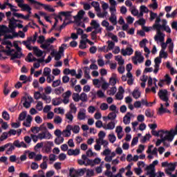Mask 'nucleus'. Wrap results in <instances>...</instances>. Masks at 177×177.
<instances>
[{"label": "nucleus", "mask_w": 177, "mask_h": 177, "mask_svg": "<svg viewBox=\"0 0 177 177\" xmlns=\"http://www.w3.org/2000/svg\"><path fill=\"white\" fill-rule=\"evenodd\" d=\"M132 95L134 99H139V97H140V92L138 90H134Z\"/></svg>", "instance_id": "58836bf2"}, {"label": "nucleus", "mask_w": 177, "mask_h": 177, "mask_svg": "<svg viewBox=\"0 0 177 177\" xmlns=\"http://www.w3.org/2000/svg\"><path fill=\"white\" fill-rule=\"evenodd\" d=\"M65 115L67 120H69L71 122H73V120H74V116L73 115L71 112H68Z\"/></svg>", "instance_id": "8fccbe9b"}, {"label": "nucleus", "mask_w": 177, "mask_h": 177, "mask_svg": "<svg viewBox=\"0 0 177 177\" xmlns=\"http://www.w3.org/2000/svg\"><path fill=\"white\" fill-rule=\"evenodd\" d=\"M24 100V107H25L26 109H30V107H31V102H28L27 97H23L21 102H23Z\"/></svg>", "instance_id": "a878e982"}, {"label": "nucleus", "mask_w": 177, "mask_h": 177, "mask_svg": "<svg viewBox=\"0 0 177 177\" xmlns=\"http://www.w3.org/2000/svg\"><path fill=\"white\" fill-rule=\"evenodd\" d=\"M64 142V138L62 136L57 137L55 140V145H62Z\"/></svg>", "instance_id": "72a5a7b5"}, {"label": "nucleus", "mask_w": 177, "mask_h": 177, "mask_svg": "<svg viewBox=\"0 0 177 177\" xmlns=\"http://www.w3.org/2000/svg\"><path fill=\"white\" fill-rule=\"evenodd\" d=\"M42 128H44V124H42L40 127H31L30 130H31V132H32L33 133H38V132H39V131H41Z\"/></svg>", "instance_id": "c756f323"}, {"label": "nucleus", "mask_w": 177, "mask_h": 177, "mask_svg": "<svg viewBox=\"0 0 177 177\" xmlns=\"http://www.w3.org/2000/svg\"><path fill=\"white\" fill-rule=\"evenodd\" d=\"M54 113H57V114H64V109L59 107V108H55L54 109Z\"/></svg>", "instance_id": "4d7b16f0"}, {"label": "nucleus", "mask_w": 177, "mask_h": 177, "mask_svg": "<svg viewBox=\"0 0 177 177\" xmlns=\"http://www.w3.org/2000/svg\"><path fill=\"white\" fill-rule=\"evenodd\" d=\"M44 92H45V95H50V93H52V87L50 86H46L44 88Z\"/></svg>", "instance_id": "bf43d9fd"}, {"label": "nucleus", "mask_w": 177, "mask_h": 177, "mask_svg": "<svg viewBox=\"0 0 177 177\" xmlns=\"http://www.w3.org/2000/svg\"><path fill=\"white\" fill-rule=\"evenodd\" d=\"M2 118L3 120H6V121H9L10 120V115H9V113H8V111H4L2 113Z\"/></svg>", "instance_id": "c9c22d12"}, {"label": "nucleus", "mask_w": 177, "mask_h": 177, "mask_svg": "<svg viewBox=\"0 0 177 177\" xmlns=\"http://www.w3.org/2000/svg\"><path fill=\"white\" fill-rule=\"evenodd\" d=\"M80 49H86V41L85 40H81L79 45Z\"/></svg>", "instance_id": "603ef678"}, {"label": "nucleus", "mask_w": 177, "mask_h": 177, "mask_svg": "<svg viewBox=\"0 0 177 177\" xmlns=\"http://www.w3.org/2000/svg\"><path fill=\"white\" fill-rule=\"evenodd\" d=\"M85 118H86L85 111H84L83 110L80 111L77 114V120L82 121V120H85Z\"/></svg>", "instance_id": "5701e85b"}, {"label": "nucleus", "mask_w": 177, "mask_h": 177, "mask_svg": "<svg viewBox=\"0 0 177 177\" xmlns=\"http://www.w3.org/2000/svg\"><path fill=\"white\" fill-rule=\"evenodd\" d=\"M109 138V140L111 143H114V142H115V140H117V137H115V135L114 134H109L108 136Z\"/></svg>", "instance_id": "ea45409f"}, {"label": "nucleus", "mask_w": 177, "mask_h": 177, "mask_svg": "<svg viewBox=\"0 0 177 177\" xmlns=\"http://www.w3.org/2000/svg\"><path fill=\"white\" fill-rule=\"evenodd\" d=\"M17 51L12 54L11 50H4L3 52H6L8 56H11L10 60H15V59H21V56H23V53H21V48L19 46H17Z\"/></svg>", "instance_id": "7ed1b4c3"}, {"label": "nucleus", "mask_w": 177, "mask_h": 177, "mask_svg": "<svg viewBox=\"0 0 177 177\" xmlns=\"http://www.w3.org/2000/svg\"><path fill=\"white\" fill-rule=\"evenodd\" d=\"M123 122L125 125L131 123V113L128 112L127 114L123 118Z\"/></svg>", "instance_id": "aec40b11"}, {"label": "nucleus", "mask_w": 177, "mask_h": 177, "mask_svg": "<svg viewBox=\"0 0 177 177\" xmlns=\"http://www.w3.org/2000/svg\"><path fill=\"white\" fill-rule=\"evenodd\" d=\"M27 57H28V62L29 63H32V62H38V59H37L34 57H32V53H28ZM31 57H32V59Z\"/></svg>", "instance_id": "2f4dec72"}, {"label": "nucleus", "mask_w": 177, "mask_h": 177, "mask_svg": "<svg viewBox=\"0 0 177 177\" xmlns=\"http://www.w3.org/2000/svg\"><path fill=\"white\" fill-rule=\"evenodd\" d=\"M155 30H156L157 35H155L154 39L156 42H162L165 38V35L162 32H161V30L158 28H153Z\"/></svg>", "instance_id": "1a4fd4ad"}, {"label": "nucleus", "mask_w": 177, "mask_h": 177, "mask_svg": "<svg viewBox=\"0 0 177 177\" xmlns=\"http://www.w3.org/2000/svg\"><path fill=\"white\" fill-rule=\"evenodd\" d=\"M159 114H164V113H171L169 110L164 108V104H160V107L159 108Z\"/></svg>", "instance_id": "bb28decb"}, {"label": "nucleus", "mask_w": 177, "mask_h": 177, "mask_svg": "<svg viewBox=\"0 0 177 177\" xmlns=\"http://www.w3.org/2000/svg\"><path fill=\"white\" fill-rule=\"evenodd\" d=\"M19 8H21L22 12H27L28 10H31V7L28 6V4H21L19 3L18 4Z\"/></svg>", "instance_id": "6ab92c4d"}, {"label": "nucleus", "mask_w": 177, "mask_h": 177, "mask_svg": "<svg viewBox=\"0 0 177 177\" xmlns=\"http://www.w3.org/2000/svg\"><path fill=\"white\" fill-rule=\"evenodd\" d=\"M9 86L8 82H6L4 84V89H3V93L6 96L9 95V93L10 92V89L8 88V86Z\"/></svg>", "instance_id": "473e14b6"}, {"label": "nucleus", "mask_w": 177, "mask_h": 177, "mask_svg": "<svg viewBox=\"0 0 177 177\" xmlns=\"http://www.w3.org/2000/svg\"><path fill=\"white\" fill-rule=\"evenodd\" d=\"M106 118H108V120H111V121H114V120L117 118V114L115 112H111L109 113L107 117L103 118L104 120H106Z\"/></svg>", "instance_id": "a211bd4d"}, {"label": "nucleus", "mask_w": 177, "mask_h": 177, "mask_svg": "<svg viewBox=\"0 0 177 177\" xmlns=\"http://www.w3.org/2000/svg\"><path fill=\"white\" fill-rule=\"evenodd\" d=\"M37 5H39V6H44L45 10H48V12H55V9L50 8V6H46L42 3L37 1Z\"/></svg>", "instance_id": "412c9836"}, {"label": "nucleus", "mask_w": 177, "mask_h": 177, "mask_svg": "<svg viewBox=\"0 0 177 177\" xmlns=\"http://www.w3.org/2000/svg\"><path fill=\"white\" fill-rule=\"evenodd\" d=\"M8 132H3L1 136H0V142H3V140H6L8 139Z\"/></svg>", "instance_id": "49530a36"}, {"label": "nucleus", "mask_w": 177, "mask_h": 177, "mask_svg": "<svg viewBox=\"0 0 177 177\" xmlns=\"http://www.w3.org/2000/svg\"><path fill=\"white\" fill-rule=\"evenodd\" d=\"M34 97L36 100H38V99H41L42 97V94L39 91H36L34 93Z\"/></svg>", "instance_id": "680f3d73"}, {"label": "nucleus", "mask_w": 177, "mask_h": 177, "mask_svg": "<svg viewBox=\"0 0 177 177\" xmlns=\"http://www.w3.org/2000/svg\"><path fill=\"white\" fill-rule=\"evenodd\" d=\"M26 117H27V111H23L19 114V121H24V120H26Z\"/></svg>", "instance_id": "e433bc0d"}, {"label": "nucleus", "mask_w": 177, "mask_h": 177, "mask_svg": "<svg viewBox=\"0 0 177 177\" xmlns=\"http://www.w3.org/2000/svg\"><path fill=\"white\" fill-rule=\"evenodd\" d=\"M103 128L104 129H106V130L109 129L111 131L115 128V122H109L106 125L104 124Z\"/></svg>", "instance_id": "dca6fc26"}, {"label": "nucleus", "mask_w": 177, "mask_h": 177, "mask_svg": "<svg viewBox=\"0 0 177 177\" xmlns=\"http://www.w3.org/2000/svg\"><path fill=\"white\" fill-rule=\"evenodd\" d=\"M107 44H108V48H107L106 52H109V50H113V49H114V46H115V44L113 41H111L110 40L107 41Z\"/></svg>", "instance_id": "c85d7f7f"}, {"label": "nucleus", "mask_w": 177, "mask_h": 177, "mask_svg": "<svg viewBox=\"0 0 177 177\" xmlns=\"http://www.w3.org/2000/svg\"><path fill=\"white\" fill-rule=\"evenodd\" d=\"M84 15H85V11L81 10L78 12L77 15L75 17V20L78 23V21H81V19L84 17Z\"/></svg>", "instance_id": "2eb2a0df"}, {"label": "nucleus", "mask_w": 177, "mask_h": 177, "mask_svg": "<svg viewBox=\"0 0 177 177\" xmlns=\"http://www.w3.org/2000/svg\"><path fill=\"white\" fill-rule=\"evenodd\" d=\"M145 57L142 55V53H140V52L136 51L135 56L132 57L133 64L138 66V62L143 63Z\"/></svg>", "instance_id": "6e6552de"}, {"label": "nucleus", "mask_w": 177, "mask_h": 177, "mask_svg": "<svg viewBox=\"0 0 177 177\" xmlns=\"http://www.w3.org/2000/svg\"><path fill=\"white\" fill-rule=\"evenodd\" d=\"M91 6L94 8L95 12H100V4L97 1H93L91 3Z\"/></svg>", "instance_id": "b1692460"}, {"label": "nucleus", "mask_w": 177, "mask_h": 177, "mask_svg": "<svg viewBox=\"0 0 177 177\" xmlns=\"http://www.w3.org/2000/svg\"><path fill=\"white\" fill-rule=\"evenodd\" d=\"M59 104H62V100H60L59 97L53 100V106H59Z\"/></svg>", "instance_id": "79ce46f5"}, {"label": "nucleus", "mask_w": 177, "mask_h": 177, "mask_svg": "<svg viewBox=\"0 0 177 177\" xmlns=\"http://www.w3.org/2000/svg\"><path fill=\"white\" fill-rule=\"evenodd\" d=\"M60 84H62V80H57L53 82L52 86H53V88H56V87L59 86L60 85Z\"/></svg>", "instance_id": "5fc2aeb1"}, {"label": "nucleus", "mask_w": 177, "mask_h": 177, "mask_svg": "<svg viewBox=\"0 0 177 177\" xmlns=\"http://www.w3.org/2000/svg\"><path fill=\"white\" fill-rule=\"evenodd\" d=\"M68 156H78L80 154V149H69L67 152Z\"/></svg>", "instance_id": "4be33fe9"}, {"label": "nucleus", "mask_w": 177, "mask_h": 177, "mask_svg": "<svg viewBox=\"0 0 177 177\" xmlns=\"http://www.w3.org/2000/svg\"><path fill=\"white\" fill-rule=\"evenodd\" d=\"M32 50H33V54L35 55L37 57H41V56L44 55V52L37 46L33 47Z\"/></svg>", "instance_id": "4468645a"}, {"label": "nucleus", "mask_w": 177, "mask_h": 177, "mask_svg": "<svg viewBox=\"0 0 177 177\" xmlns=\"http://www.w3.org/2000/svg\"><path fill=\"white\" fill-rule=\"evenodd\" d=\"M38 138L39 140H42L43 139L49 140L52 138V134L49 132V131L46 130L38 134Z\"/></svg>", "instance_id": "9d476101"}, {"label": "nucleus", "mask_w": 177, "mask_h": 177, "mask_svg": "<svg viewBox=\"0 0 177 177\" xmlns=\"http://www.w3.org/2000/svg\"><path fill=\"white\" fill-rule=\"evenodd\" d=\"M115 58V60H117L118 62L119 66H122V64H124V61L122 59V57L121 55H117Z\"/></svg>", "instance_id": "4c0bfd02"}, {"label": "nucleus", "mask_w": 177, "mask_h": 177, "mask_svg": "<svg viewBox=\"0 0 177 177\" xmlns=\"http://www.w3.org/2000/svg\"><path fill=\"white\" fill-rule=\"evenodd\" d=\"M37 38H38V32H35L33 38L32 37H29L27 38L26 41H23L22 44L27 48V49H28L29 50H32L33 47L31 46L30 42H33V44H35V42L37 41Z\"/></svg>", "instance_id": "39448f33"}, {"label": "nucleus", "mask_w": 177, "mask_h": 177, "mask_svg": "<svg viewBox=\"0 0 177 177\" xmlns=\"http://www.w3.org/2000/svg\"><path fill=\"white\" fill-rule=\"evenodd\" d=\"M160 139H162L163 141H167V142H172L174 140V138L175 136V134L172 133V130L169 131H164V130H160Z\"/></svg>", "instance_id": "f03ea898"}, {"label": "nucleus", "mask_w": 177, "mask_h": 177, "mask_svg": "<svg viewBox=\"0 0 177 177\" xmlns=\"http://www.w3.org/2000/svg\"><path fill=\"white\" fill-rule=\"evenodd\" d=\"M156 165H158V160H154L145 168V171H147L146 175L149 176V177H156Z\"/></svg>", "instance_id": "20e7f679"}, {"label": "nucleus", "mask_w": 177, "mask_h": 177, "mask_svg": "<svg viewBox=\"0 0 177 177\" xmlns=\"http://www.w3.org/2000/svg\"><path fill=\"white\" fill-rule=\"evenodd\" d=\"M71 96V91L68 90L66 92L62 94V97H65L66 99H70Z\"/></svg>", "instance_id": "3c124183"}, {"label": "nucleus", "mask_w": 177, "mask_h": 177, "mask_svg": "<svg viewBox=\"0 0 177 177\" xmlns=\"http://www.w3.org/2000/svg\"><path fill=\"white\" fill-rule=\"evenodd\" d=\"M36 109L37 110H38L39 111H41L42 109H44V104L42 103V102L39 101L36 105Z\"/></svg>", "instance_id": "09e8293b"}, {"label": "nucleus", "mask_w": 177, "mask_h": 177, "mask_svg": "<svg viewBox=\"0 0 177 177\" xmlns=\"http://www.w3.org/2000/svg\"><path fill=\"white\" fill-rule=\"evenodd\" d=\"M41 99H42V100H44L46 103H50V102L52 101L50 96H47V95L45 93L42 94Z\"/></svg>", "instance_id": "cd10ccee"}, {"label": "nucleus", "mask_w": 177, "mask_h": 177, "mask_svg": "<svg viewBox=\"0 0 177 177\" xmlns=\"http://www.w3.org/2000/svg\"><path fill=\"white\" fill-rule=\"evenodd\" d=\"M145 115H146V117H148L149 118H151V117H153V115H154V113H153V112H151V109H148L145 111Z\"/></svg>", "instance_id": "c03bdc74"}, {"label": "nucleus", "mask_w": 177, "mask_h": 177, "mask_svg": "<svg viewBox=\"0 0 177 177\" xmlns=\"http://www.w3.org/2000/svg\"><path fill=\"white\" fill-rule=\"evenodd\" d=\"M8 32H9V28H8V27H6V26L5 25H0V34H1V35H3V34H6Z\"/></svg>", "instance_id": "393cba45"}, {"label": "nucleus", "mask_w": 177, "mask_h": 177, "mask_svg": "<svg viewBox=\"0 0 177 177\" xmlns=\"http://www.w3.org/2000/svg\"><path fill=\"white\" fill-rule=\"evenodd\" d=\"M90 24L94 28V30L91 33V39L94 41L95 39H97V34H102V28L100 27V24H98L96 20H92Z\"/></svg>", "instance_id": "f257e3e1"}, {"label": "nucleus", "mask_w": 177, "mask_h": 177, "mask_svg": "<svg viewBox=\"0 0 177 177\" xmlns=\"http://www.w3.org/2000/svg\"><path fill=\"white\" fill-rule=\"evenodd\" d=\"M51 71H52L50 69V68H45L43 72V75H44V77H48L50 75Z\"/></svg>", "instance_id": "de8ad7c7"}, {"label": "nucleus", "mask_w": 177, "mask_h": 177, "mask_svg": "<svg viewBox=\"0 0 177 177\" xmlns=\"http://www.w3.org/2000/svg\"><path fill=\"white\" fill-rule=\"evenodd\" d=\"M41 48H42V49H46V50H49L50 49H53V46H50L49 44H44L41 46Z\"/></svg>", "instance_id": "a18cd8bd"}, {"label": "nucleus", "mask_w": 177, "mask_h": 177, "mask_svg": "<svg viewBox=\"0 0 177 177\" xmlns=\"http://www.w3.org/2000/svg\"><path fill=\"white\" fill-rule=\"evenodd\" d=\"M77 171V174H79V176H82L85 174L86 169H79Z\"/></svg>", "instance_id": "0e129e2a"}, {"label": "nucleus", "mask_w": 177, "mask_h": 177, "mask_svg": "<svg viewBox=\"0 0 177 177\" xmlns=\"http://www.w3.org/2000/svg\"><path fill=\"white\" fill-rule=\"evenodd\" d=\"M39 174H40L39 176L37 174H35L33 175V177H46L45 172H44V170H39Z\"/></svg>", "instance_id": "774afa93"}, {"label": "nucleus", "mask_w": 177, "mask_h": 177, "mask_svg": "<svg viewBox=\"0 0 177 177\" xmlns=\"http://www.w3.org/2000/svg\"><path fill=\"white\" fill-rule=\"evenodd\" d=\"M17 21H20V20L15 19V17L10 19L8 27L11 31H15V28H16V27H18V28H23V24H17L16 23H17Z\"/></svg>", "instance_id": "0eeeda50"}, {"label": "nucleus", "mask_w": 177, "mask_h": 177, "mask_svg": "<svg viewBox=\"0 0 177 177\" xmlns=\"http://www.w3.org/2000/svg\"><path fill=\"white\" fill-rule=\"evenodd\" d=\"M158 95L160 99V100H162V102H165V106L166 107L169 106V97H168V91L167 90H160L158 93Z\"/></svg>", "instance_id": "423d86ee"}, {"label": "nucleus", "mask_w": 177, "mask_h": 177, "mask_svg": "<svg viewBox=\"0 0 177 177\" xmlns=\"http://www.w3.org/2000/svg\"><path fill=\"white\" fill-rule=\"evenodd\" d=\"M70 109L71 111L69 113H73V114H75V113H77V107L75 106V105H74V104L71 103L70 104Z\"/></svg>", "instance_id": "6e6d98bb"}, {"label": "nucleus", "mask_w": 177, "mask_h": 177, "mask_svg": "<svg viewBox=\"0 0 177 177\" xmlns=\"http://www.w3.org/2000/svg\"><path fill=\"white\" fill-rule=\"evenodd\" d=\"M100 109L102 110L103 111L107 110L109 109V105L106 103H102L100 105Z\"/></svg>", "instance_id": "338daca9"}, {"label": "nucleus", "mask_w": 177, "mask_h": 177, "mask_svg": "<svg viewBox=\"0 0 177 177\" xmlns=\"http://www.w3.org/2000/svg\"><path fill=\"white\" fill-rule=\"evenodd\" d=\"M55 95H62L64 92V88L63 87H59L55 89L54 91Z\"/></svg>", "instance_id": "a19ab883"}, {"label": "nucleus", "mask_w": 177, "mask_h": 177, "mask_svg": "<svg viewBox=\"0 0 177 177\" xmlns=\"http://www.w3.org/2000/svg\"><path fill=\"white\" fill-rule=\"evenodd\" d=\"M109 21H111L113 26H117V16L114 12H111V17H109Z\"/></svg>", "instance_id": "f3484780"}, {"label": "nucleus", "mask_w": 177, "mask_h": 177, "mask_svg": "<svg viewBox=\"0 0 177 177\" xmlns=\"http://www.w3.org/2000/svg\"><path fill=\"white\" fill-rule=\"evenodd\" d=\"M80 126L75 125L73 127L71 126V131H73V133H80Z\"/></svg>", "instance_id": "37998d69"}, {"label": "nucleus", "mask_w": 177, "mask_h": 177, "mask_svg": "<svg viewBox=\"0 0 177 177\" xmlns=\"http://www.w3.org/2000/svg\"><path fill=\"white\" fill-rule=\"evenodd\" d=\"M121 53L123 56H131V55H132V53H133V49H132V48H127L126 49L122 48L121 50Z\"/></svg>", "instance_id": "f8f14e48"}, {"label": "nucleus", "mask_w": 177, "mask_h": 177, "mask_svg": "<svg viewBox=\"0 0 177 177\" xmlns=\"http://www.w3.org/2000/svg\"><path fill=\"white\" fill-rule=\"evenodd\" d=\"M62 121H63V120L60 116H55L54 118V122L55 124H62Z\"/></svg>", "instance_id": "e2e57ef3"}, {"label": "nucleus", "mask_w": 177, "mask_h": 177, "mask_svg": "<svg viewBox=\"0 0 177 177\" xmlns=\"http://www.w3.org/2000/svg\"><path fill=\"white\" fill-rule=\"evenodd\" d=\"M159 56L160 58L162 59V57L164 59H167V57H168V53H165V51H164V50H161L160 51V54H159Z\"/></svg>", "instance_id": "864d4df0"}, {"label": "nucleus", "mask_w": 177, "mask_h": 177, "mask_svg": "<svg viewBox=\"0 0 177 177\" xmlns=\"http://www.w3.org/2000/svg\"><path fill=\"white\" fill-rule=\"evenodd\" d=\"M175 168H176V164L175 163H169L168 165L169 171H175Z\"/></svg>", "instance_id": "13d9d810"}, {"label": "nucleus", "mask_w": 177, "mask_h": 177, "mask_svg": "<svg viewBox=\"0 0 177 177\" xmlns=\"http://www.w3.org/2000/svg\"><path fill=\"white\" fill-rule=\"evenodd\" d=\"M153 28H159L161 31V28L164 30V31H166V32H168L169 34H171V28L168 26L161 25V24H154L153 26Z\"/></svg>", "instance_id": "9b49d317"}, {"label": "nucleus", "mask_w": 177, "mask_h": 177, "mask_svg": "<svg viewBox=\"0 0 177 177\" xmlns=\"http://www.w3.org/2000/svg\"><path fill=\"white\" fill-rule=\"evenodd\" d=\"M96 95L97 97H100V99L105 97L104 93H103L102 90L97 91Z\"/></svg>", "instance_id": "052dcab7"}, {"label": "nucleus", "mask_w": 177, "mask_h": 177, "mask_svg": "<svg viewBox=\"0 0 177 177\" xmlns=\"http://www.w3.org/2000/svg\"><path fill=\"white\" fill-rule=\"evenodd\" d=\"M73 99L74 102H80V94L74 93L73 94Z\"/></svg>", "instance_id": "69168bd1"}, {"label": "nucleus", "mask_w": 177, "mask_h": 177, "mask_svg": "<svg viewBox=\"0 0 177 177\" xmlns=\"http://www.w3.org/2000/svg\"><path fill=\"white\" fill-rule=\"evenodd\" d=\"M69 175L71 177H80L79 174L77 173V170H74V169H70Z\"/></svg>", "instance_id": "f704fd0d"}, {"label": "nucleus", "mask_w": 177, "mask_h": 177, "mask_svg": "<svg viewBox=\"0 0 177 177\" xmlns=\"http://www.w3.org/2000/svg\"><path fill=\"white\" fill-rule=\"evenodd\" d=\"M62 135L64 136L65 138L71 136V124L66 126V129L62 131Z\"/></svg>", "instance_id": "ddd939ff"}, {"label": "nucleus", "mask_w": 177, "mask_h": 177, "mask_svg": "<svg viewBox=\"0 0 177 177\" xmlns=\"http://www.w3.org/2000/svg\"><path fill=\"white\" fill-rule=\"evenodd\" d=\"M80 100L83 102H88V95L85 93H82L80 95Z\"/></svg>", "instance_id": "7c9ffc66"}]
</instances>
